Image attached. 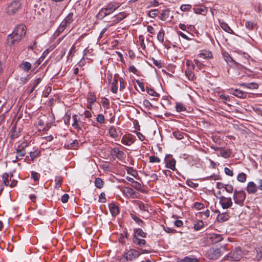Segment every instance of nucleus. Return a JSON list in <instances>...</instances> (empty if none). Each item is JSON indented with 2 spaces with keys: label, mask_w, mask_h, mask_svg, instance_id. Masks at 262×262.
Masks as SVG:
<instances>
[{
  "label": "nucleus",
  "mask_w": 262,
  "mask_h": 262,
  "mask_svg": "<svg viewBox=\"0 0 262 262\" xmlns=\"http://www.w3.org/2000/svg\"><path fill=\"white\" fill-rule=\"evenodd\" d=\"M26 34V27L23 24L17 26L12 33L7 37V43L9 46L17 45Z\"/></svg>",
  "instance_id": "1"
},
{
  "label": "nucleus",
  "mask_w": 262,
  "mask_h": 262,
  "mask_svg": "<svg viewBox=\"0 0 262 262\" xmlns=\"http://www.w3.org/2000/svg\"><path fill=\"white\" fill-rule=\"evenodd\" d=\"M83 114H80V115H74L72 116V120L73 123H72V127L77 130L78 132H83V130L82 128L84 129V122L82 121L80 118V117H82Z\"/></svg>",
  "instance_id": "2"
},
{
  "label": "nucleus",
  "mask_w": 262,
  "mask_h": 262,
  "mask_svg": "<svg viewBox=\"0 0 262 262\" xmlns=\"http://www.w3.org/2000/svg\"><path fill=\"white\" fill-rule=\"evenodd\" d=\"M117 7H118L113 3H110L108 4L106 8L102 9L99 11V13L98 14V17L100 19H103L105 16L115 11Z\"/></svg>",
  "instance_id": "3"
},
{
  "label": "nucleus",
  "mask_w": 262,
  "mask_h": 262,
  "mask_svg": "<svg viewBox=\"0 0 262 262\" xmlns=\"http://www.w3.org/2000/svg\"><path fill=\"white\" fill-rule=\"evenodd\" d=\"M220 248H211L206 253V256L210 259H216L222 255Z\"/></svg>",
  "instance_id": "4"
},
{
  "label": "nucleus",
  "mask_w": 262,
  "mask_h": 262,
  "mask_svg": "<svg viewBox=\"0 0 262 262\" xmlns=\"http://www.w3.org/2000/svg\"><path fill=\"white\" fill-rule=\"evenodd\" d=\"M27 146V144L25 142L22 143L20 145H18L16 149L17 155L15 158L12 159V162L13 163H16L17 161L20 160V157L25 156L26 152L24 149V148Z\"/></svg>",
  "instance_id": "5"
},
{
  "label": "nucleus",
  "mask_w": 262,
  "mask_h": 262,
  "mask_svg": "<svg viewBox=\"0 0 262 262\" xmlns=\"http://www.w3.org/2000/svg\"><path fill=\"white\" fill-rule=\"evenodd\" d=\"M20 6L21 4L19 1L14 0L7 7V12L9 14H14L20 8Z\"/></svg>",
  "instance_id": "6"
},
{
  "label": "nucleus",
  "mask_w": 262,
  "mask_h": 262,
  "mask_svg": "<svg viewBox=\"0 0 262 262\" xmlns=\"http://www.w3.org/2000/svg\"><path fill=\"white\" fill-rule=\"evenodd\" d=\"M166 167L172 170L176 169V161L171 155H167L164 158Z\"/></svg>",
  "instance_id": "7"
},
{
  "label": "nucleus",
  "mask_w": 262,
  "mask_h": 262,
  "mask_svg": "<svg viewBox=\"0 0 262 262\" xmlns=\"http://www.w3.org/2000/svg\"><path fill=\"white\" fill-rule=\"evenodd\" d=\"M246 198V194L244 191H235L233 199L236 204H242Z\"/></svg>",
  "instance_id": "8"
},
{
  "label": "nucleus",
  "mask_w": 262,
  "mask_h": 262,
  "mask_svg": "<svg viewBox=\"0 0 262 262\" xmlns=\"http://www.w3.org/2000/svg\"><path fill=\"white\" fill-rule=\"evenodd\" d=\"M127 15L125 12H122L112 17L111 20L106 19V21L112 23V24H116L126 18Z\"/></svg>",
  "instance_id": "9"
},
{
  "label": "nucleus",
  "mask_w": 262,
  "mask_h": 262,
  "mask_svg": "<svg viewBox=\"0 0 262 262\" xmlns=\"http://www.w3.org/2000/svg\"><path fill=\"white\" fill-rule=\"evenodd\" d=\"M140 255L141 253L135 249H131L125 254L124 257L126 260L132 261L138 257Z\"/></svg>",
  "instance_id": "10"
},
{
  "label": "nucleus",
  "mask_w": 262,
  "mask_h": 262,
  "mask_svg": "<svg viewBox=\"0 0 262 262\" xmlns=\"http://www.w3.org/2000/svg\"><path fill=\"white\" fill-rule=\"evenodd\" d=\"M207 239L211 243L215 244L221 241L223 238L221 234L211 233L207 235Z\"/></svg>",
  "instance_id": "11"
},
{
  "label": "nucleus",
  "mask_w": 262,
  "mask_h": 262,
  "mask_svg": "<svg viewBox=\"0 0 262 262\" xmlns=\"http://www.w3.org/2000/svg\"><path fill=\"white\" fill-rule=\"evenodd\" d=\"M242 254L241 249L239 247H237L232 253V255H230V259L233 261H238L242 258Z\"/></svg>",
  "instance_id": "12"
},
{
  "label": "nucleus",
  "mask_w": 262,
  "mask_h": 262,
  "mask_svg": "<svg viewBox=\"0 0 262 262\" xmlns=\"http://www.w3.org/2000/svg\"><path fill=\"white\" fill-rule=\"evenodd\" d=\"M108 207L110 212L113 216H116L119 214V208L115 203L112 202L110 204Z\"/></svg>",
  "instance_id": "13"
},
{
  "label": "nucleus",
  "mask_w": 262,
  "mask_h": 262,
  "mask_svg": "<svg viewBox=\"0 0 262 262\" xmlns=\"http://www.w3.org/2000/svg\"><path fill=\"white\" fill-rule=\"evenodd\" d=\"M247 191L249 194L254 193L257 191L256 185L253 182H249L247 186Z\"/></svg>",
  "instance_id": "14"
},
{
  "label": "nucleus",
  "mask_w": 262,
  "mask_h": 262,
  "mask_svg": "<svg viewBox=\"0 0 262 262\" xmlns=\"http://www.w3.org/2000/svg\"><path fill=\"white\" fill-rule=\"evenodd\" d=\"M193 11L196 14L205 15L207 11V9L204 6H196L193 8Z\"/></svg>",
  "instance_id": "15"
},
{
  "label": "nucleus",
  "mask_w": 262,
  "mask_h": 262,
  "mask_svg": "<svg viewBox=\"0 0 262 262\" xmlns=\"http://www.w3.org/2000/svg\"><path fill=\"white\" fill-rule=\"evenodd\" d=\"M232 92L230 91V94H232L234 96L238 98H244L246 96V93L241 90L238 89H232Z\"/></svg>",
  "instance_id": "16"
},
{
  "label": "nucleus",
  "mask_w": 262,
  "mask_h": 262,
  "mask_svg": "<svg viewBox=\"0 0 262 262\" xmlns=\"http://www.w3.org/2000/svg\"><path fill=\"white\" fill-rule=\"evenodd\" d=\"M229 215L228 213L222 212L219 213L217 216V220L219 222H224L227 221L229 219Z\"/></svg>",
  "instance_id": "17"
},
{
  "label": "nucleus",
  "mask_w": 262,
  "mask_h": 262,
  "mask_svg": "<svg viewBox=\"0 0 262 262\" xmlns=\"http://www.w3.org/2000/svg\"><path fill=\"white\" fill-rule=\"evenodd\" d=\"M132 242L135 244L138 245L140 246H144L146 244V241L145 239L139 238L135 235H133V237L132 238Z\"/></svg>",
  "instance_id": "18"
},
{
  "label": "nucleus",
  "mask_w": 262,
  "mask_h": 262,
  "mask_svg": "<svg viewBox=\"0 0 262 262\" xmlns=\"http://www.w3.org/2000/svg\"><path fill=\"white\" fill-rule=\"evenodd\" d=\"M39 154H40V151L38 149H36L33 151L30 152V156H26L25 160L33 161L34 159H35L37 157H38Z\"/></svg>",
  "instance_id": "19"
},
{
  "label": "nucleus",
  "mask_w": 262,
  "mask_h": 262,
  "mask_svg": "<svg viewBox=\"0 0 262 262\" xmlns=\"http://www.w3.org/2000/svg\"><path fill=\"white\" fill-rule=\"evenodd\" d=\"M135 142L134 139L132 136H128L127 137H123L121 142L126 145H130Z\"/></svg>",
  "instance_id": "20"
},
{
  "label": "nucleus",
  "mask_w": 262,
  "mask_h": 262,
  "mask_svg": "<svg viewBox=\"0 0 262 262\" xmlns=\"http://www.w3.org/2000/svg\"><path fill=\"white\" fill-rule=\"evenodd\" d=\"M31 64L28 61H24L19 65V67L25 72H28L31 68Z\"/></svg>",
  "instance_id": "21"
},
{
  "label": "nucleus",
  "mask_w": 262,
  "mask_h": 262,
  "mask_svg": "<svg viewBox=\"0 0 262 262\" xmlns=\"http://www.w3.org/2000/svg\"><path fill=\"white\" fill-rule=\"evenodd\" d=\"M134 234L136 237L137 236H140L142 237H145L146 236L147 233L144 232L140 228H136L134 230Z\"/></svg>",
  "instance_id": "22"
},
{
  "label": "nucleus",
  "mask_w": 262,
  "mask_h": 262,
  "mask_svg": "<svg viewBox=\"0 0 262 262\" xmlns=\"http://www.w3.org/2000/svg\"><path fill=\"white\" fill-rule=\"evenodd\" d=\"M112 154L113 156H116L118 158H122L124 152L120 150L117 148H114L112 150Z\"/></svg>",
  "instance_id": "23"
},
{
  "label": "nucleus",
  "mask_w": 262,
  "mask_h": 262,
  "mask_svg": "<svg viewBox=\"0 0 262 262\" xmlns=\"http://www.w3.org/2000/svg\"><path fill=\"white\" fill-rule=\"evenodd\" d=\"M241 85L248 89H256L258 88V84L255 82L243 83Z\"/></svg>",
  "instance_id": "24"
},
{
  "label": "nucleus",
  "mask_w": 262,
  "mask_h": 262,
  "mask_svg": "<svg viewBox=\"0 0 262 262\" xmlns=\"http://www.w3.org/2000/svg\"><path fill=\"white\" fill-rule=\"evenodd\" d=\"M108 133L110 136L113 138H116L118 136V133L117 132V129L113 126H112L110 127Z\"/></svg>",
  "instance_id": "25"
},
{
  "label": "nucleus",
  "mask_w": 262,
  "mask_h": 262,
  "mask_svg": "<svg viewBox=\"0 0 262 262\" xmlns=\"http://www.w3.org/2000/svg\"><path fill=\"white\" fill-rule=\"evenodd\" d=\"M197 261L196 258L186 256L183 259L178 258L177 262H196Z\"/></svg>",
  "instance_id": "26"
},
{
  "label": "nucleus",
  "mask_w": 262,
  "mask_h": 262,
  "mask_svg": "<svg viewBox=\"0 0 262 262\" xmlns=\"http://www.w3.org/2000/svg\"><path fill=\"white\" fill-rule=\"evenodd\" d=\"M104 185V182L103 180L100 178H97L95 180V186L99 189L102 188Z\"/></svg>",
  "instance_id": "27"
},
{
  "label": "nucleus",
  "mask_w": 262,
  "mask_h": 262,
  "mask_svg": "<svg viewBox=\"0 0 262 262\" xmlns=\"http://www.w3.org/2000/svg\"><path fill=\"white\" fill-rule=\"evenodd\" d=\"M96 96L93 93H89L88 95V101L90 105L96 101Z\"/></svg>",
  "instance_id": "28"
},
{
  "label": "nucleus",
  "mask_w": 262,
  "mask_h": 262,
  "mask_svg": "<svg viewBox=\"0 0 262 262\" xmlns=\"http://www.w3.org/2000/svg\"><path fill=\"white\" fill-rule=\"evenodd\" d=\"M68 26H69L73 21V13H70L63 20Z\"/></svg>",
  "instance_id": "29"
},
{
  "label": "nucleus",
  "mask_w": 262,
  "mask_h": 262,
  "mask_svg": "<svg viewBox=\"0 0 262 262\" xmlns=\"http://www.w3.org/2000/svg\"><path fill=\"white\" fill-rule=\"evenodd\" d=\"M165 32L163 29H161L159 31L157 39L161 43L164 42Z\"/></svg>",
  "instance_id": "30"
},
{
  "label": "nucleus",
  "mask_w": 262,
  "mask_h": 262,
  "mask_svg": "<svg viewBox=\"0 0 262 262\" xmlns=\"http://www.w3.org/2000/svg\"><path fill=\"white\" fill-rule=\"evenodd\" d=\"M220 203L223 209H227L229 208V199H221Z\"/></svg>",
  "instance_id": "31"
},
{
  "label": "nucleus",
  "mask_w": 262,
  "mask_h": 262,
  "mask_svg": "<svg viewBox=\"0 0 262 262\" xmlns=\"http://www.w3.org/2000/svg\"><path fill=\"white\" fill-rule=\"evenodd\" d=\"M169 10L168 9L163 10L162 13L161 14L160 19L162 20H165L169 16Z\"/></svg>",
  "instance_id": "32"
},
{
  "label": "nucleus",
  "mask_w": 262,
  "mask_h": 262,
  "mask_svg": "<svg viewBox=\"0 0 262 262\" xmlns=\"http://www.w3.org/2000/svg\"><path fill=\"white\" fill-rule=\"evenodd\" d=\"M221 28L225 30L227 33L229 32V26L228 25L223 21V20H219Z\"/></svg>",
  "instance_id": "33"
},
{
  "label": "nucleus",
  "mask_w": 262,
  "mask_h": 262,
  "mask_svg": "<svg viewBox=\"0 0 262 262\" xmlns=\"http://www.w3.org/2000/svg\"><path fill=\"white\" fill-rule=\"evenodd\" d=\"M176 110L177 112H184L186 111V108L184 106V105L180 103V102H177L176 103Z\"/></svg>",
  "instance_id": "34"
},
{
  "label": "nucleus",
  "mask_w": 262,
  "mask_h": 262,
  "mask_svg": "<svg viewBox=\"0 0 262 262\" xmlns=\"http://www.w3.org/2000/svg\"><path fill=\"white\" fill-rule=\"evenodd\" d=\"M212 57V53L211 52H206L201 53L198 55V57L203 58H211Z\"/></svg>",
  "instance_id": "35"
},
{
  "label": "nucleus",
  "mask_w": 262,
  "mask_h": 262,
  "mask_svg": "<svg viewBox=\"0 0 262 262\" xmlns=\"http://www.w3.org/2000/svg\"><path fill=\"white\" fill-rule=\"evenodd\" d=\"M173 135V136L178 140L182 139L184 137V133L179 130L174 132Z\"/></svg>",
  "instance_id": "36"
},
{
  "label": "nucleus",
  "mask_w": 262,
  "mask_h": 262,
  "mask_svg": "<svg viewBox=\"0 0 262 262\" xmlns=\"http://www.w3.org/2000/svg\"><path fill=\"white\" fill-rule=\"evenodd\" d=\"M9 175L7 173H4L3 174V176H2L3 181L4 185L6 186L9 185Z\"/></svg>",
  "instance_id": "37"
},
{
  "label": "nucleus",
  "mask_w": 262,
  "mask_h": 262,
  "mask_svg": "<svg viewBox=\"0 0 262 262\" xmlns=\"http://www.w3.org/2000/svg\"><path fill=\"white\" fill-rule=\"evenodd\" d=\"M146 92L150 95L152 96H158L159 94L152 88L146 86Z\"/></svg>",
  "instance_id": "38"
},
{
  "label": "nucleus",
  "mask_w": 262,
  "mask_h": 262,
  "mask_svg": "<svg viewBox=\"0 0 262 262\" xmlns=\"http://www.w3.org/2000/svg\"><path fill=\"white\" fill-rule=\"evenodd\" d=\"M185 74L187 76V77L189 78L190 80L193 79L194 74L193 73V72L191 71V69H188L185 71Z\"/></svg>",
  "instance_id": "39"
},
{
  "label": "nucleus",
  "mask_w": 262,
  "mask_h": 262,
  "mask_svg": "<svg viewBox=\"0 0 262 262\" xmlns=\"http://www.w3.org/2000/svg\"><path fill=\"white\" fill-rule=\"evenodd\" d=\"M55 188H59L62 184V178L60 177H56L55 179Z\"/></svg>",
  "instance_id": "40"
},
{
  "label": "nucleus",
  "mask_w": 262,
  "mask_h": 262,
  "mask_svg": "<svg viewBox=\"0 0 262 262\" xmlns=\"http://www.w3.org/2000/svg\"><path fill=\"white\" fill-rule=\"evenodd\" d=\"M126 171L128 174L132 175L134 177H136V175L137 174V171L135 170L133 167H127Z\"/></svg>",
  "instance_id": "41"
},
{
  "label": "nucleus",
  "mask_w": 262,
  "mask_h": 262,
  "mask_svg": "<svg viewBox=\"0 0 262 262\" xmlns=\"http://www.w3.org/2000/svg\"><path fill=\"white\" fill-rule=\"evenodd\" d=\"M237 179L238 181L244 182L246 180V174L242 172L238 175Z\"/></svg>",
  "instance_id": "42"
},
{
  "label": "nucleus",
  "mask_w": 262,
  "mask_h": 262,
  "mask_svg": "<svg viewBox=\"0 0 262 262\" xmlns=\"http://www.w3.org/2000/svg\"><path fill=\"white\" fill-rule=\"evenodd\" d=\"M149 160L150 163H159L161 161L159 158L154 156H150Z\"/></svg>",
  "instance_id": "43"
},
{
  "label": "nucleus",
  "mask_w": 262,
  "mask_h": 262,
  "mask_svg": "<svg viewBox=\"0 0 262 262\" xmlns=\"http://www.w3.org/2000/svg\"><path fill=\"white\" fill-rule=\"evenodd\" d=\"M186 183L188 186L193 188H196L199 185L198 183H195L190 180H187Z\"/></svg>",
  "instance_id": "44"
},
{
  "label": "nucleus",
  "mask_w": 262,
  "mask_h": 262,
  "mask_svg": "<svg viewBox=\"0 0 262 262\" xmlns=\"http://www.w3.org/2000/svg\"><path fill=\"white\" fill-rule=\"evenodd\" d=\"M40 177V174L35 171L31 172V178L35 181H38Z\"/></svg>",
  "instance_id": "45"
},
{
  "label": "nucleus",
  "mask_w": 262,
  "mask_h": 262,
  "mask_svg": "<svg viewBox=\"0 0 262 262\" xmlns=\"http://www.w3.org/2000/svg\"><path fill=\"white\" fill-rule=\"evenodd\" d=\"M204 223L202 221H199L194 225V229L195 230H200L203 226Z\"/></svg>",
  "instance_id": "46"
},
{
  "label": "nucleus",
  "mask_w": 262,
  "mask_h": 262,
  "mask_svg": "<svg viewBox=\"0 0 262 262\" xmlns=\"http://www.w3.org/2000/svg\"><path fill=\"white\" fill-rule=\"evenodd\" d=\"M158 14V10L157 9L151 10L149 12V16L154 18Z\"/></svg>",
  "instance_id": "47"
},
{
  "label": "nucleus",
  "mask_w": 262,
  "mask_h": 262,
  "mask_svg": "<svg viewBox=\"0 0 262 262\" xmlns=\"http://www.w3.org/2000/svg\"><path fill=\"white\" fill-rule=\"evenodd\" d=\"M96 120L100 123H103L104 122L105 119L104 116L102 114H99L97 115Z\"/></svg>",
  "instance_id": "48"
},
{
  "label": "nucleus",
  "mask_w": 262,
  "mask_h": 262,
  "mask_svg": "<svg viewBox=\"0 0 262 262\" xmlns=\"http://www.w3.org/2000/svg\"><path fill=\"white\" fill-rule=\"evenodd\" d=\"M255 25V24L254 23L250 21H246L245 23L246 27L249 30L253 29Z\"/></svg>",
  "instance_id": "49"
},
{
  "label": "nucleus",
  "mask_w": 262,
  "mask_h": 262,
  "mask_svg": "<svg viewBox=\"0 0 262 262\" xmlns=\"http://www.w3.org/2000/svg\"><path fill=\"white\" fill-rule=\"evenodd\" d=\"M132 217L133 218V219L137 223H138L139 225L140 226H142L141 225V224H143V221L140 219L138 217H137V216L135 215H133L132 214Z\"/></svg>",
  "instance_id": "50"
},
{
  "label": "nucleus",
  "mask_w": 262,
  "mask_h": 262,
  "mask_svg": "<svg viewBox=\"0 0 262 262\" xmlns=\"http://www.w3.org/2000/svg\"><path fill=\"white\" fill-rule=\"evenodd\" d=\"M191 8L190 5H181L180 9L183 11H186L190 10Z\"/></svg>",
  "instance_id": "51"
},
{
  "label": "nucleus",
  "mask_w": 262,
  "mask_h": 262,
  "mask_svg": "<svg viewBox=\"0 0 262 262\" xmlns=\"http://www.w3.org/2000/svg\"><path fill=\"white\" fill-rule=\"evenodd\" d=\"M194 207L198 210H201L204 207V205L201 203L195 202L194 204Z\"/></svg>",
  "instance_id": "52"
},
{
  "label": "nucleus",
  "mask_w": 262,
  "mask_h": 262,
  "mask_svg": "<svg viewBox=\"0 0 262 262\" xmlns=\"http://www.w3.org/2000/svg\"><path fill=\"white\" fill-rule=\"evenodd\" d=\"M105 193L102 192L100 193L99 196V201L101 203H105L106 201V199L105 196Z\"/></svg>",
  "instance_id": "53"
},
{
  "label": "nucleus",
  "mask_w": 262,
  "mask_h": 262,
  "mask_svg": "<svg viewBox=\"0 0 262 262\" xmlns=\"http://www.w3.org/2000/svg\"><path fill=\"white\" fill-rule=\"evenodd\" d=\"M257 257L258 260L262 258V248L256 249Z\"/></svg>",
  "instance_id": "54"
},
{
  "label": "nucleus",
  "mask_w": 262,
  "mask_h": 262,
  "mask_svg": "<svg viewBox=\"0 0 262 262\" xmlns=\"http://www.w3.org/2000/svg\"><path fill=\"white\" fill-rule=\"evenodd\" d=\"M133 186L138 190H140L141 189V185L140 183L135 181L133 183Z\"/></svg>",
  "instance_id": "55"
},
{
  "label": "nucleus",
  "mask_w": 262,
  "mask_h": 262,
  "mask_svg": "<svg viewBox=\"0 0 262 262\" xmlns=\"http://www.w3.org/2000/svg\"><path fill=\"white\" fill-rule=\"evenodd\" d=\"M136 82L137 83L138 86L140 87L141 90L142 92L145 91V88H144V84L141 82L139 80H136Z\"/></svg>",
  "instance_id": "56"
},
{
  "label": "nucleus",
  "mask_w": 262,
  "mask_h": 262,
  "mask_svg": "<svg viewBox=\"0 0 262 262\" xmlns=\"http://www.w3.org/2000/svg\"><path fill=\"white\" fill-rule=\"evenodd\" d=\"M153 63L157 66L158 68H161L162 67V63L160 60H157L155 59H152Z\"/></svg>",
  "instance_id": "57"
},
{
  "label": "nucleus",
  "mask_w": 262,
  "mask_h": 262,
  "mask_svg": "<svg viewBox=\"0 0 262 262\" xmlns=\"http://www.w3.org/2000/svg\"><path fill=\"white\" fill-rule=\"evenodd\" d=\"M69 195L68 194H64L61 198V201L63 203H66L68 201Z\"/></svg>",
  "instance_id": "58"
},
{
  "label": "nucleus",
  "mask_w": 262,
  "mask_h": 262,
  "mask_svg": "<svg viewBox=\"0 0 262 262\" xmlns=\"http://www.w3.org/2000/svg\"><path fill=\"white\" fill-rule=\"evenodd\" d=\"M201 217L203 218L204 219H207L208 217H209L210 214V211L209 210H207L205 212H201Z\"/></svg>",
  "instance_id": "59"
},
{
  "label": "nucleus",
  "mask_w": 262,
  "mask_h": 262,
  "mask_svg": "<svg viewBox=\"0 0 262 262\" xmlns=\"http://www.w3.org/2000/svg\"><path fill=\"white\" fill-rule=\"evenodd\" d=\"M128 71L130 72H132L135 74H137L138 70L134 66H130L128 68Z\"/></svg>",
  "instance_id": "60"
},
{
  "label": "nucleus",
  "mask_w": 262,
  "mask_h": 262,
  "mask_svg": "<svg viewBox=\"0 0 262 262\" xmlns=\"http://www.w3.org/2000/svg\"><path fill=\"white\" fill-rule=\"evenodd\" d=\"M143 103L145 107L148 108L152 106L151 103L149 102V100L147 99L144 100Z\"/></svg>",
  "instance_id": "61"
},
{
  "label": "nucleus",
  "mask_w": 262,
  "mask_h": 262,
  "mask_svg": "<svg viewBox=\"0 0 262 262\" xmlns=\"http://www.w3.org/2000/svg\"><path fill=\"white\" fill-rule=\"evenodd\" d=\"M223 56L225 60L226 61L227 63H228V61L229 60V54L228 53L225 51H223L222 53Z\"/></svg>",
  "instance_id": "62"
},
{
  "label": "nucleus",
  "mask_w": 262,
  "mask_h": 262,
  "mask_svg": "<svg viewBox=\"0 0 262 262\" xmlns=\"http://www.w3.org/2000/svg\"><path fill=\"white\" fill-rule=\"evenodd\" d=\"M256 183H257V185H256L257 189L262 190V180H261V179L257 180Z\"/></svg>",
  "instance_id": "63"
},
{
  "label": "nucleus",
  "mask_w": 262,
  "mask_h": 262,
  "mask_svg": "<svg viewBox=\"0 0 262 262\" xmlns=\"http://www.w3.org/2000/svg\"><path fill=\"white\" fill-rule=\"evenodd\" d=\"M124 191L130 195L134 193L133 189L130 187H126Z\"/></svg>",
  "instance_id": "64"
}]
</instances>
